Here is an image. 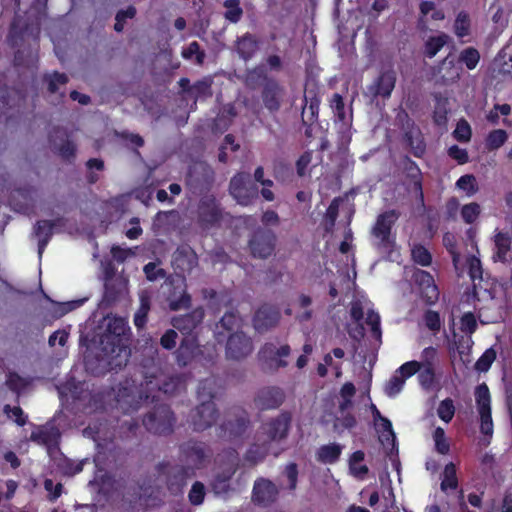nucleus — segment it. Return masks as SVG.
I'll use <instances>...</instances> for the list:
<instances>
[{
	"mask_svg": "<svg viewBox=\"0 0 512 512\" xmlns=\"http://www.w3.org/2000/svg\"><path fill=\"white\" fill-rule=\"evenodd\" d=\"M469 243L467 244V255H462L454 249V236L446 234L443 238L445 247L450 251L453 259L454 268L458 275H462L467 272L472 280L482 277L481 261L478 257L477 242L475 240L476 231L470 228L467 231Z\"/></svg>",
	"mask_w": 512,
	"mask_h": 512,
	"instance_id": "1",
	"label": "nucleus"
},
{
	"mask_svg": "<svg viewBox=\"0 0 512 512\" xmlns=\"http://www.w3.org/2000/svg\"><path fill=\"white\" fill-rule=\"evenodd\" d=\"M211 382H205L198 391V397L201 401L194 415V425L197 429L209 427L216 420V410L211 401Z\"/></svg>",
	"mask_w": 512,
	"mask_h": 512,
	"instance_id": "2",
	"label": "nucleus"
},
{
	"mask_svg": "<svg viewBox=\"0 0 512 512\" xmlns=\"http://www.w3.org/2000/svg\"><path fill=\"white\" fill-rule=\"evenodd\" d=\"M476 407L480 418L481 433L491 437L493 420L491 414V396L486 384L482 383L475 390Z\"/></svg>",
	"mask_w": 512,
	"mask_h": 512,
	"instance_id": "3",
	"label": "nucleus"
},
{
	"mask_svg": "<svg viewBox=\"0 0 512 512\" xmlns=\"http://www.w3.org/2000/svg\"><path fill=\"white\" fill-rule=\"evenodd\" d=\"M351 316L357 322L365 318L366 323L371 327L373 336L380 339V317L373 311L371 302L367 298L362 297L352 303Z\"/></svg>",
	"mask_w": 512,
	"mask_h": 512,
	"instance_id": "4",
	"label": "nucleus"
},
{
	"mask_svg": "<svg viewBox=\"0 0 512 512\" xmlns=\"http://www.w3.org/2000/svg\"><path fill=\"white\" fill-rule=\"evenodd\" d=\"M420 367L418 361H409L401 365L385 384V394L389 397L397 396L402 391L405 381L417 373Z\"/></svg>",
	"mask_w": 512,
	"mask_h": 512,
	"instance_id": "5",
	"label": "nucleus"
},
{
	"mask_svg": "<svg viewBox=\"0 0 512 512\" xmlns=\"http://www.w3.org/2000/svg\"><path fill=\"white\" fill-rule=\"evenodd\" d=\"M230 192L234 199L244 206L257 197V188L251 184L250 178L246 174H238L232 178Z\"/></svg>",
	"mask_w": 512,
	"mask_h": 512,
	"instance_id": "6",
	"label": "nucleus"
},
{
	"mask_svg": "<svg viewBox=\"0 0 512 512\" xmlns=\"http://www.w3.org/2000/svg\"><path fill=\"white\" fill-rule=\"evenodd\" d=\"M398 215L395 211H387L380 214L373 227L372 234L378 245L387 246L390 244V231Z\"/></svg>",
	"mask_w": 512,
	"mask_h": 512,
	"instance_id": "7",
	"label": "nucleus"
},
{
	"mask_svg": "<svg viewBox=\"0 0 512 512\" xmlns=\"http://www.w3.org/2000/svg\"><path fill=\"white\" fill-rule=\"evenodd\" d=\"M60 437L58 429L53 424L37 428L31 434V439L38 444L45 445L51 457L57 453V445Z\"/></svg>",
	"mask_w": 512,
	"mask_h": 512,
	"instance_id": "8",
	"label": "nucleus"
},
{
	"mask_svg": "<svg viewBox=\"0 0 512 512\" xmlns=\"http://www.w3.org/2000/svg\"><path fill=\"white\" fill-rule=\"evenodd\" d=\"M252 344L243 332L237 331L229 335L227 341V355L232 359H240L249 355Z\"/></svg>",
	"mask_w": 512,
	"mask_h": 512,
	"instance_id": "9",
	"label": "nucleus"
},
{
	"mask_svg": "<svg viewBox=\"0 0 512 512\" xmlns=\"http://www.w3.org/2000/svg\"><path fill=\"white\" fill-rule=\"evenodd\" d=\"M250 249L255 257L266 258L272 254L274 249V237L270 232L255 234L250 241Z\"/></svg>",
	"mask_w": 512,
	"mask_h": 512,
	"instance_id": "10",
	"label": "nucleus"
},
{
	"mask_svg": "<svg viewBox=\"0 0 512 512\" xmlns=\"http://www.w3.org/2000/svg\"><path fill=\"white\" fill-rule=\"evenodd\" d=\"M278 489L269 480L260 479L254 485L253 498L260 504H268L276 499Z\"/></svg>",
	"mask_w": 512,
	"mask_h": 512,
	"instance_id": "11",
	"label": "nucleus"
},
{
	"mask_svg": "<svg viewBox=\"0 0 512 512\" xmlns=\"http://www.w3.org/2000/svg\"><path fill=\"white\" fill-rule=\"evenodd\" d=\"M279 321V313L271 307L260 308L254 318L255 329L259 332L275 326Z\"/></svg>",
	"mask_w": 512,
	"mask_h": 512,
	"instance_id": "12",
	"label": "nucleus"
},
{
	"mask_svg": "<svg viewBox=\"0 0 512 512\" xmlns=\"http://www.w3.org/2000/svg\"><path fill=\"white\" fill-rule=\"evenodd\" d=\"M327 423L332 422L333 428L336 432L340 433L346 429H351L356 426V418L352 414V409L337 408L335 415L332 419L325 418Z\"/></svg>",
	"mask_w": 512,
	"mask_h": 512,
	"instance_id": "13",
	"label": "nucleus"
},
{
	"mask_svg": "<svg viewBox=\"0 0 512 512\" xmlns=\"http://www.w3.org/2000/svg\"><path fill=\"white\" fill-rule=\"evenodd\" d=\"M377 432L379 433V440L387 450H393L395 446V434L392 429V424L389 419L381 416L374 421Z\"/></svg>",
	"mask_w": 512,
	"mask_h": 512,
	"instance_id": "14",
	"label": "nucleus"
},
{
	"mask_svg": "<svg viewBox=\"0 0 512 512\" xmlns=\"http://www.w3.org/2000/svg\"><path fill=\"white\" fill-rule=\"evenodd\" d=\"M290 424V418L287 415H281L274 421L268 423L264 430L271 440H280L287 435Z\"/></svg>",
	"mask_w": 512,
	"mask_h": 512,
	"instance_id": "15",
	"label": "nucleus"
},
{
	"mask_svg": "<svg viewBox=\"0 0 512 512\" xmlns=\"http://www.w3.org/2000/svg\"><path fill=\"white\" fill-rule=\"evenodd\" d=\"M414 278L420 286H425L423 293L427 298L428 303H433L438 298V290L435 284L433 283L432 276L422 270H418L414 273Z\"/></svg>",
	"mask_w": 512,
	"mask_h": 512,
	"instance_id": "16",
	"label": "nucleus"
},
{
	"mask_svg": "<svg viewBox=\"0 0 512 512\" xmlns=\"http://www.w3.org/2000/svg\"><path fill=\"white\" fill-rule=\"evenodd\" d=\"M395 82V74L393 72H385L378 78L375 84L371 87V90L375 95L387 98L391 95V92L395 87Z\"/></svg>",
	"mask_w": 512,
	"mask_h": 512,
	"instance_id": "17",
	"label": "nucleus"
},
{
	"mask_svg": "<svg viewBox=\"0 0 512 512\" xmlns=\"http://www.w3.org/2000/svg\"><path fill=\"white\" fill-rule=\"evenodd\" d=\"M128 279L123 275L109 277L105 281V290L107 297L115 299L127 292Z\"/></svg>",
	"mask_w": 512,
	"mask_h": 512,
	"instance_id": "18",
	"label": "nucleus"
},
{
	"mask_svg": "<svg viewBox=\"0 0 512 512\" xmlns=\"http://www.w3.org/2000/svg\"><path fill=\"white\" fill-rule=\"evenodd\" d=\"M365 454L362 451L354 452L349 458V471L350 474L360 480H363L368 475L369 469L364 462Z\"/></svg>",
	"mask_w": 512,
	"mask_h": 512,
	"instance_id": "19",
	"label": "nucleus"
},
{
	"mask_svg": "<svg viewBox=\"0 0 512 512\" xmlns=\"http://www.w3.org/2000/svg\"><path fill=\"white\" fill-rule=\"evenodd\" d=\"M200 218L204 223L212 224L218 220L219 209L214 199L204 200L199 208Z\"/></svg>",
	"mask_w": 512,
	"mask_h": 512,
	"instance_id": "20",
	"label": "nucleus"
},
{
	"mask_svg": "<svg viewBox=\"0 0 512 512\" xmlns=\"http://www.w3.org/2000/svg\"><path fill=\"white\" fill-rule=\"evenodd\" d=\"M508 139V133L503 129H495L489 132L486 137L485 145L489 151L497 150L502 147Z\"/></svg>",
	"mask_w": 512,
	"mask_h": 512,
	"instance_id": "21",
	"label": "nucleus"
},
{
	"mask_svg": "<svg viewBox=\"0 0 512 512\" xmlns=\"http://www.w3.org/2000/svg\"><path fill=\"white\" fill-rule=\"evenodd\" d=\"M35 234L39 238L38 254L41 257L52 234V224L48 221L38 222L35 229Z\"/></svg>",
	"mask_w": 512,
	"mask_h": 512,
	"instance_id": "22",
	"label": "nucleus"
},
{
	"mask_svg": "<svg viewBox=\"0 0 512 512\" xmlns=\"http://www.w3.org/2000/svg\"><path fill=\"white\" fill-rule=\"evenodd\" d=\"M342 447L338 444L322 446L317 453L318 459L324 463H334L338 460Z\"/></svg>",
	"mask_w": 512,
	"mask_h": 512,
	"instance_id": "23",
	"label": "nucleus"
},
{
	"mask_svg": "<svg viewBox=\"0 0 512 512\" xmlns=\"http://www.w3.org/2000/svg\"><path fill=\"white\" fill-rule=\"evenodd\" d=\"M165 414V423L158 422L154 415L148 416L144 420V424L147 429L154 431L155 433H165L168 431L172 424V417L168 411H164Z\"/></svg>",
	"mask_w": 512,
	"mask_h": 512,
	"instance_id": "24",
	"label": "nucleus"
},
{
	"mask_svg": "<svg viewBox=\"0 0 512 512\" xmlns=\"http://www.w3.org/2000/svg\"><path fill=\"white\" fill-rule=\"evenodd\" d=\"M355 386L348 382V383H345L341 390H340V393H339V398H338V408H341L342 410L343 409H352L353 407V402H352V398L354 397L355 395Z\"/></svg>",
	"mask_w": 512,
	"mask_h": 512,
	"instance_id": "25",
	"label": "nucleus"
},
{
	"mask_svg": "<svg viewBox=\"0 0 512 512\" xmlns=\"http://www.w3.org/2000/svg\"><path fill=\"white\" fill-rule=\"evenodd\" d=\"M239 327V318L234 313H227L222 317L220 324L217 325V334H224L223 331H221V329L226 330L227 333L232 334L237 332Z\"/></svg>",
	"mask_w": 512,
	"mask_h": 512,
	"instance_id": "26",
	"label": "nucleus"
},
{
	"mask_svg": "<svg viewBox=\"0 0 512 512\" xmlns=\"http://www.w3.org/2000/svg\"><path fill=\"white\" fill-rule=\"evenodd\" d=\"M447 41L448 36L446 34L430 37L425 43V54L430 58L434 57Z\"/></svg>",
	"mask_w": 512,
	"mask_h": 512,
	"instance_id": "27",
	"label": "nucleus"
},
{
	"mask_svg": "<svg viewBox=\"0 0 512 512\" xmlns=\"http://www.w3.org/2000/svg\"><path fill=\"white\" fill-rule=\"evenodd\" d=\"M457 477H456V467L453 463H449L445 466L443 472V479L441 482L442 491H447L448 489H456L457 488Z\"/></svg>",
	"mask_w": 512,
	"mask_h": 512,
	"instance_id": "28",
	"label": "nucleus"
},
{
	"mask_svg": "<svg viewBox=\"0 0 512 512\" xmlns=\"http://www.w3.org/2000/svg\"><path fill=\"white\" fill-rule=\"evenodd\" d=\"M494 242L496 247L495 257L500 261H505L507 253L510 249L509 237L504 233H497L495 235Z\"/></svg>",
	"mask_w": 512,
	"mask_h": 512,
	"instance_id": "29",
	"label": "nucleus"
},
{
	"mask_svg": "<svg viewBox=\"0 0 512 512\" xmlns=\"http://www.w3.org/2000/svg\"><path fill=\"white\" fill-rule=\"evenodd\" d=\"M255 180L262 185L261 194L263 198L267 201L274 200V194L270 189L273 186V182L269 179H264V171L263 168L258 167L254 173Z\"/></svg>",
	"mask_w": 512,
	"mask_h": 512,
	"instance_id": "30",
	"label": "nucleus"
},
{
	"mask_svg": "<svg viewBox=\"0 0 512 512\" xmlns=\"http://www.w3.org/2000/svg\"><path fill=\"white\" fill-rule=\"evenodd\" d=\"M455 413V407L451 399H445L440 402L437 408V414L441 420L448 423L452 420Z\"/></svg>",
	"mask_w": 512,
	"mask_h": 512,
	"instance_id": "31",
	"label": "nucleus"
},
{
	"mask_svg": "<svg viewBox=\"0 0 512 512\" xmlns=\"http://www.w3.org/2000/svg\"><path fill=\"white\" fill-rule=\"evenodd\" d=\"M481 213L480 205L477 203H469L462 207L461 209V216L463 220L471 224L476 221V219L479 217Z\"/></svg>",
	"mask_w": 512,
	"mask_h": 512,
	"instance_id": "32",
	"label": "nucleus"
},
{
	"mask_svg": "<svg viewBox=\"0 0 512 512\" xmlns=\"http://www.w3.org/2000/svg\"><path fill=\"white\" fill-rule=\"evenodd\" d=\"M140 308L138 309V311L136 312L135 316H134V324L138 327V328H141L145 325L146 323V316H147V313L149 311V300H148V297H146L145 295H141L140 296Z\"/></svg>",
	"mask_w": 512,
	"mask_h": 512,
	"instance_id": "33",
	"label": "nucleus"
},
{
	"mask_svg": "<svg viewBox=\"0 0 512 512\" xmlns=\"http://www.w3.org/2000/svg\"><path fill=\"white\" fill-rule=\"evenodd\" d=\"M453 135L458 141L469 142L472 135L469 123L464 119L458 121Z\"/></svg>",
	"mask_w": 512,
	"mask_h": 512,
	"instance_id": "34",
	"label": "nucleus"
},
{
	"mask_svg": "<svg viewBox=\"0 0 512 512\" xmlns=\"http://www.w3.org/2000/svg\"><path fill=\"white\" fill-rule=\"evenodd\" d=\"M479 59V52L474 48H467L463 50L460 54V60L470 70L474 69L477 66Z\"/></svg>",
	"mask_w": 512,
	"mask_h": 512,
	"instance_id": "35",
	"label": "nucleus"
},
{
	"mask_svg": "<svg viewBox=\"0 0 512 512\" xmlns=\"http://www.w3.org/2000/svg\"><path fill=\"white\" fill-rule=\"evenodd\" d=\"M454 29L456 35L460 38L467 36L469 34L470 20L467 14L463 12L458 14L455 20Z\"/></svg>",
	"mask_w": 512,
	"mask_h": 512,
	"instance_id": "36",
	"label": "nucleus"
},
{
	"mask_svg": "<svg viewBox=\"0 0 512 512\" xmlns=\"http://www.w3.org/2000/svg\"><path fill=\"white\" fill-rule=\"evenodd\" d=\"M411 254L413 260L422 266H428L431 263V255L428 252V250L423 246H414L411 250Z\"/></svg>",
	"mask_w": 512,
	"mask_h": 512,
	"instance_id": "37",
	"label": "nucleus"
},
{
	"mask_svg": "<svg viewBox=\"0 0 512 512\" xmlns=\"http://www.w3.org/2000/svg\"><path fill=\"white\" fill-rule=\"evenodd\" d=\"M238 52L242 57H249L256 49V42L251 36L242 37L237 44Z\"/></svg>",
	"mask_w": 512,
	"mask_h": 512,
	"instance_id": "38",
	"label": "nucleus"
},
{
	"mask_svg": "<svg viewBox=\"0 0 512 512\" xmlns=\"http://www.w3.org/2000/svg\"><path fill=\"white\" fill-rule=\"evenodd\" d=\"M456 186L467 193V195H473L477 191L476 187V179L473 175H464L461 176L457 182Z\"/></svg>",
	"mask_w": 512,
	"mask_h": 512,
	"instance_id": "39",
	"label": "nucleus"
},
{
	"mask_svg": "<svg viewBox=\"0 0 512 512\" xmlns=\"http://www.w3.org/2000/svg\"><path fill=\"white\" fill-rule=\"evenodd\" d=\"M225 17L231 22H237L242 14V10L239 7V2L237 0H226L225 1Z\"/></svg>",
	"mask_w": 512,
	"mask_h": 512,
	"instance_id": "40",
	"label": "nucleus"
},
{
	"mask_svg": "<svg viewBox=\"0 0 512 512\" xmlns=\"http://www.w3.org/2000/svg\"><path fill=\"white\" fill-rule=\"evenodd\" d=\"M128 329L127 321L124 318L114 317L109 319L108 331L116 336H122Z\"/></svg>",
	"mask_w": 512,
	"mask_h": 512,
	"instance_id": "41",
	"label": "nucleus"
},
{
	"mask_svg": "<svg viewBox=\"0 0 512 512\" xmlns=\"http://www.w3.org/2000/svg\"><path fill=\"white\" fill-rule=\"evenodd\" d=\"M182 55L186 59L195 60L197 64H201L204 60V54L200 51L199 44L192 42L183 50Z\"/></svg>",
	"mask_w": 512,
	"mask_h": 512,
	"instance_id": "42",
	"label": "nucleus"
},
{
	"mask_svg": "<svg viewBox=\"0 0 512 512\" xmlns=\"http://www.w3.org/2000/svg\"><path fill=\"white\" fill-rule=\"evenodd\" d=\"M134 398L135 396L133 391L129 390L128 388H124L123 391L119 390L117 402L123 410L128 411L129 408L126 406H129L133 409L136 408V405L133 404Z\"/></svg>",
	"mask_w": 512,
	"mask_h": 512,
	"instance_id": "43",
	"label": "nucleus"
},
{
	"mask_svg": "<svg viewBox=\"0 0 512 512\" xmlns=\"http://www.w3.org/2000/svg\"><path fill=\"white\" fill-rule=\"evenodd\" d=\"M477 328V321L473 313H464L460 319V329L466 334H472Z\"/></svg>",
	"mask_w": 512,
	"mask_h": 512,
	"instance_id": "44",
	"label": "nucleus"
},
{
	"mask_svg": "<svg viewBox=\"0 0 512 512\" xmlns=\"http://www.w3.org/2000/svg\"><path fill=\"white\" fill-rule=\"evenodd\" d=\"M436 450L441 454H446L449 451V443L445 437V432L442 428L435 429L433 434Z\"/></svg>",
	"mask_w": 512,
	"mask_h": 512,
	"instance_id": "45",
	"label": "nucleus"
},
{
	"mask_svg": "<svg viewBox=\"0 0 512 512\" xmlns=\"http://www.w3.org/2000/svg\"><path fill=\"white\" fill-rule=\"evenodd\" d=\"M330 107L333 110L335 116L340 121L346 120L345 108L343 98L339 94H334L330 100Z\"/></svg>",
	"mask_w": 512,
	"mask_h": 512,
	"instance_id": "46",
	"label": "nucleus"
},
{
	"mask_svg": "<svg viewBox=\"0 0 512 512\" xmlns=\"http://www.w3.org/2000/svg\"><path fill=\"white\" fill-rule=\"evenodd\" d=\"M130 351L126 347H118V352L110 361L111 368H118L125 365L128 361Z\"/></svg>",
	"mask_w": 512,
	"mask_h": 512,
	"instance_id": "47",
	"label": "nucleus"
},
{
	"mask_svg": "<svg viewBox=\"0 0 512 512\" xmlns=\"http://www.w3.org/2000/svg\"><path fill=\"white\" fill-rule=\"evenodd\" d=\"M48 81V89L51 92H56L59 90V87L65 85L67 82V77L65 74L54 73L47 77Z\"/></svg>",
	"mask_w": 512,
	"mask_h": 512,
	"instance_id": "48",
	"label": "nucleus"
},
{
	"mask_svg": "<svg viewBox=\"0 0 512 512\" xmlns=\"http://www.w3.org/2000/svg\"><path fill=\"white\" fill-rule=\"evenodd\" d=\"M204 495V486L201 483L196 482L189 492V499L192 504L199 505L202 503Z\"/></svg>",
	"mask_w": 512,
	"mask_h": 512,
	"instance_id": "49",
	"label": "nucleus"
},
{
	"mask_svg": "<svg viewBox=\"0 0 512 512\" xmlns=\"http://www.w3.org/2000/svg\"><path fill=\"white\" fill-rule=\"evenodd\" d=\"M59 466L65 474L74 475L82 471L83 463H73L66 458H61Z\"/></svg>",
	"mask_w": 512,
	"mask_h": 512,
	"instance_id": "50",
	"label": "nucleus"
},
{
	"mask_svg": "<svg viewBox=\"0 0 512 512\" xmlns=\"http://www.w3.org/2000/svg\"><path fill=\"white\" fill-rule=\"evenodd\" d=\"M184 387L182 380L179 377L171 378L169 382L163 383L160 387L165 394H174Z\"/></svg>",
	"mask_w": 512,
	"mask_h": 512,
	"instance_id": "51",
	"label": "nucleus"
},
{
	"mask_svg": "<svg viewBox=\"0 0 512 512\" xmlns=\"http://www.w3.org/2000/svg\"><path fill=\"white\" fill-rule=\"evenodd\" d=\"M448 154L451 158L456 160L459 164H465L468 162V153L465 149H462L456 145L451 146L448 150Z\"/></svg>",
	"mask_w": 512,
	"mask_h": 512,
	"instance_id": "52",
	"label": "nucleus"
},
{
	"mask_svg": "<svg viewBox=\"0 0 512 512\" xmlns=\"http://www.w3.org/2000/svg\"><path fill=\"white\" fill-rule=\"evenodd\" d=\"M494 360V353L486 351L476 362L475 367L478 371L484 372L489 369Z\"/></svg>",
	"mask_w": 512,
	"mask_h": 512,
	"instance_id": "53",
	"label": "nucleus"
},
{
	"mask_svg": "<svg viewBox=\"0 0 512 512\" xmlns=\"http://www.w3.org/2000/svg\"><path fill=\"white\" fill-rule=\"evenodd\" d=\"M421 370V373L419 374V381L423 387H429L434 378V373L432 367L429 365L420 367L419 371Z\"/></svg>",
	"mask_w": 512,
	"mask_h": 512,
	"instance_id": "54",
	"label": "nucleus"
},
{
	"mask_svg": "<svg viewBox=\"0 0 512 512\" xmlns=\"http://www.w3.org/2000/svg\"><path fill=\"white\" fill-rule=\"evenodd\" d=\"M136 11L133 7H129L127 8L125 11H120L117 15H116V23H115V30L120 32L123 30V22L125 19L127 18H133L134 15H135Z\"/></svg>",
	"mask_w": 512,
	"mask_h": 512,
	"instance_id": "55",
	"label": "nucleus"
},
{
	"mask_svg": "<svg viewBox=\"0 0 512 512\" xmlns=\"http://www.w3.org/2000/svg\"><path fill=\"white\" fill-rule=\"evenodd\" d=\"M5 413L9 418H14L15 422L18 425H24L26 422V418L23 416V411L20 407H5Z\"/></svg>",
	"mask_w": 512,
	"mask_h": 512,
	"instance_id": "56",
	"label": "nucleus"
},
{
	"mask_svg": "<svg viewBox=\"0 0 512 512\" xmlns=\"http://www.w3.org/2000/svg\"><path fill=\"white\" fill-rule=\"evenodd\" d=\"M425 323L433 331H438L441 326L439 314L434 311H428L425 314Z\"/></svg>",
	"mask_w": 512,
	"mask_h": 512,
	"instance_id": "57",
	"label": "nucleus"
},
{
	"mask_svg": "<svg viewBox=\"0 0 512 512\" xmlns=\"http://www.w3.org/2000/svg\"><path fill=\"white\" fill-rule=\"evenodd\" d=\"M6 383L10 389L17 392L22 390L26 385V381L16 374H9Z\"/></svg>",
	"mask_w": 512,
	"mask_h": 512,
	"instance_id": "58",
	"label": "nucleus"
},
{
	"mask_svg": "<svg viewBox=\"0 0 512 512\" xmlns=\"http://www.w3.org/2000/svg\"><path fill=\"white\" fill-rule=\"evenodd\" d=\"M173 325L179 330L188 332L196 326V321L191 316H186L183 319H175Z\"/></svg>",
	"mask_w": 512,
	"mask_h": 512,
	"instance_id": "59",
	"label": "nucleus"
},
{
	"mask_svg": "<svg viewBox=\"0 0 512 512\" xmlns=\"http://www.w3.org/2000/svg\"><path fill=\"white\" fill-rule=\"evenodd\" d=\"M447 109L445 104H439L434 112V121L440 126H444L447 122Z\"/></svg>",
	"mask_w": 512,
	"mask_h": 512,
	"instance_id": "60",
	"label": "nucleus"
},
{
	"mask_svg": "<svg viewBox=\"0 0 512 512\" xmlns=\"http://www.w3.org/2000/svg\"><path fill=\"white\" fill-rule=\"evenodd\" d=\"M177 333L174 330H168L161 337V345L166 349H171L176 344Z\"/></svg>",
	"mask_w": 512,
	"mask_h": 512,
	"instance_id": "61",
	"label": "nucleus"
},
{
	"mask_svg": "<svg viewBox=\"0 0 512 512\" xmlns=\"http://www.w3.org/2000/svg\"><path fill=\"white\" fill-rule=\"evenodd\" d=\"M44 487L52 499H56L61 495L62 485L60 483L54 485L51 479H46Z\"/></svg>",
	"mask_w": 512,
	"mask_h": 512,
	"instance_id": "62",
	"label": "nucleus"
},
{
	"mask_svg": "<svg viewBox=\"0 0 512 512\" xmlns=\"http://www.w3.org/2000/svg\"><path fill=\"white\" fill-rule=\"evenodd\" d=\"M68 339V333L62 330L54 332L49 338V344L55 346L58 343L60 346H64Z\"/></svg>",
	"mask_w": 512,
	"mask_h": 512,
	"instance_id": "63",
	"label": "nucleus"
},
{
	"mask_svg": "<svg viewBox=\"0 0 512 512\" xmlns=\"http://www.w3.org/2000/svg\"><path fill=\"white\" fill-rule=\"evenodd\" d=\"M78 305H79V303L75 302V301L57 304L55 306L54 314L57 317H61V316L65 315L66 313H68L69 311L75 309Z\"/></svg>",
	"mask_w": 512,
	"mask_h": 512,
	"instance_id": "64",
	"label": "nucleus"
}]
</instances>
